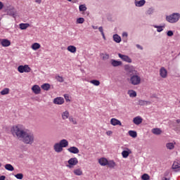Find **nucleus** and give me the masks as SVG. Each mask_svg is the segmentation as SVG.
<instances>
[{
  "label": "nucleus",
  "mask_w": 180,
  "mask_h": 180,
  "mask_svg": "<svg viewBox=\"0 0 180 180\" xmlns=\"http://www.w3.org/2000/svg\"><path fill=\"white\" fill-rule=\"evenodd\" d=\"M11 131L13 136H16V137H18V139H22L25 133L26 132V131L22 129V127H20V125H15L13 127Z\"/></svg>",
  "instance_id": "f257e3e1"
},
{
  "label": "nucleus",
  "mask_w": 180,
  "mask_h": 180,
  "mask_svg": "<svg viewBox=\"0 0 180 180\" xmlns=\"http://www.w3.org/2000/svg\"><path fill=\"white\" fill-rule=\"evenodd\" d=\"M22 139L25 144H32V143H34V134L32 132H27L25 131Z\"/></svg>",
  "instance_id": "f03ea898"
},
{
  "label": "nucleus",
  "mask_w": 180,
  "mask_h": 180,
  "mask_svg": "<svg viewBox=\"0 0 180 180\" xmlns=\"http://www.w3.org/2000/svg\"><path fill=\"white\" fill-rule=\"evenodd\" d=\"M180 19V14L179 13H173L172 14L167 15L166 17L167 22L169 23H176L178 20Z\"/></svg>",
  "instance_id": "7ed1b4c3"
},
{
  "label": "nucleus",
  "mask_w": 180,
  "mask_h": 180,
  "mask_svg": "<svg viewBox=\"0 0 180 180\" xmlns=\"http://www.w3.org/2000/svg\"><path fill=\"white\" fill-rule=\"evenodd\" d=\"M129 81L132 85H140V84H141V77L137 75V74L132 75L129 79Z\"/></svg>",
  "instance_id": "20e7f679"
},
{
  "label": "nucleus",
  "mask_w": 180,
  "mask_h": 180,
  "mask_svg": "<svg viewBox=\"0 0 180 180\" xmlns=\"http://www.w3.org/2000/svg\"><path fill=\"white\" fill-rule=\"evenodd\" d=\"M18 71L20 72V74H23V72H30L32 69L27 65H19L18 68Z\"/></svg>",
  "instance_id": "39448f33"
},
{
  "label": "nucleus",
  "mask_w": 180,
  "mask_h": 180,
  "mask_svg": "<svg viewBox=\"0 0 180 180\" xmlns=\"http://www.w3.org/2000/svg\"><path fill=\"white\" fill-rule=\"evenodd\" d=\"M68 164L66 167L68 168H72L74 165H77L78 164V159L77 158H72L68 161Z\"/></svg>",
  "instance_id": "423d86ee"
},
{
  "label": "nucleus",
  "mask_w": 180,
  "mask_h": 180,
  "mask_svg": "<svg viewBox=\"0 0 180 180\" xmlns=\"http://www.w3.org/2000/svg\"><path fill=\"white\" fill-rule=\"evenodd\" d=\"M126 70L127 72H129L130 77L136 74H138L137 71L134 69L133 66H126Z\"/></svg>",
  "instance_id": "0eeeda50"
},
{
  "label": "nucleus",
  "mask_w": 180,
  "mask_h": 180,
  "mask_svg": "<svg viewBox=\"0 0 180 180\" xmlns=\"http://www.w3.org/2000/svg\"><path fill=\"white\" fill-rule=\"evenodd\" d=\"M118 56L122 61H125L126 63H131V58L129 57V56L123 55L122 53H118Z\"/></svg>",
  "instance_id": "6e6552de"
},
{
  "label": "nucleus",
  "mask_w": 180,
  "mask_h": 180,
  "mask_svg": "<svg viewBox=\"0 0 180 180\" xmlns=\"http://www.w3.org/2000/svg\"><path fill=\"white\" fill-rule=\"evenodd\" d=\"M167 74H168V72L167 71V69H165V68L162 67L160 69V75L162 78H167Z\"/></svg>",
  "instance_id": "1a4fd4ad"
},
{
  "label": "nucleus",
  "mask_w": 180,
  "mask_h": 180,
  "mask_svg": "<svg viewBox=\"0 0 180 180\" xmlns=\"http://www.w3.org/2000/svg\"><path fill=\"white\" fill-rule=\"evenodd\" d=\"M0 43L3 47H9V46H11V41H9V39H1Z\"/></svg>",
  "instance_id": "9d476101"
},
{
  "label": "nucleus",
  "mask_w": 180,
  "mask_h": 180,
  "mask_svg": "<svg viewBox=\"0 0 180 180\" xmlns=\"http://www.w3.org/2000/svg\"><path fill=\"white\" fill-rule=\"evenodd\" d=\"M53 150L56 153H61V151H63V148L60 143H56L54 144Z\"/></svg>",
  "instance_id": "9b49d317"
},
{
  "label": "nucleus",
  "mask_w": 180,
  "mask_h": 180,
  "mask_svg": "<svg viewBox=\"0 0 180 180\" xmlns=\"http://www.w3.org/2000/svg\"><path fill=\"white\" fill-rule=\"evenodd\" d=\"M32 91L35 94V95H39L40 92L41 91V89H40V86L39 85H34L32 87Z\"/></svg>",
  "instance_id": "f8f14e48"
},
{
  "label": "nucleus",
  "mask_w": 180,
  "mask_h": 180,
  "mask_svg": "<svg viewBox=\"0 0 180 180\" xmlns=\"http://www.w3.org/2000/svg\"><path fill=\"white\" fill-rule=\"evenodd\" d=\"M53 103H55V105H63V103H64V98L61 97H57L53 99Z\"/></svg>",
  "instance_id": "ddd939ff"
},
{
  "label": "nucleus",
  "mask_w": 180,
  "mask_h": 180,
  "mask_svg": "<svg viewBox=\"0 0 180 180\" xmlns=\"http://www.w3.org/2000/svg\"><path fill=\"white\" fill-rule=\"evenodd\" d=\"M68 151H69V153H71L72 154H78V153H79V149H78V148L75 146H72L68 148Z\"/></svg>",
  "instance_id": "4468645a"
},
{
  "label": "nucleus",
  "mask_w": 180,
  "mask_h": 180,
  "mask_svg": "<svg viewBox=\"0 0 180 180\" xmlns=\"http://www.w3.org/2000/svg\"><path fill=\"white\" fill-rule=\"evenodd\" d=\"M134 4L138 8H141V6H144V5H146V0H140V1L135 0Z\"/></svg>",
  "instance_id": "2eb2a0df"
},
{
  "label": "nucleus",
  "mask_w": 180,
  "mask_h": 180,
  "mask_svg": "<svg viewBox=\"0 0 180 180\" xmlns=\"http://www.w3.org/2000/svg\"><path fill=\"white\" fill-rule=\"evenodd\" d=\"M110 124L112 126H122V122L119 120H116V118H112L110 120Z\"/></svg>",
  "instance_id": "dca6fc26"
},
{
  "label": "nucleus",
  "mask_w": 180,
  "mask_h": 180,
  "mask_svg": "<svg viewBox=\"0 0 180 180\" xmlns=\"http://www.w3.org/2000/svg\"><path fill=\"white\" fill-rule=\"evenodd\" d=\"M172 169L176 172L180 171V161L174 162L172 165Z\"/></svg>",
  "instance_id": "f3484780"
},
{
  "label": "nucleus",
  "mask_w": 180,
  "mask_h": 180,
  "mask_svg": "<svg viewBox=\"0 0 180 180\" xmlns=\"http://www.w3.org/2000/svg\"><path fill=\"white\" fill-rule=\"evenodd\" d=\"M59 144L62 148H65L68 147V141H67V139H62L60 141Z\"/></svg>",
  "instance_id": "a211bd4d"
},
{
  "label": "nucleus",
  "mask_w": 180,
  "mask_h": 180,
  "mask_svg": "<svg viewBox=\"0 0 180 180\" xmlns=\"http://www.w3.org/2000/svg\"><path fill=\"white\" fill-rule=\"evenodd\" d=\"M133 122L136 125L141 124V123H143V118L141 117H136L134 118Z\"/></svg>",
  "instance_id": "6ab92c4d"
},
{
  "label": "nucleus",
  "mask_w": 180,
  "mask_h": 180,
  "mask_svg": "<svg viewBox=\"0 0 180 180\" xmlns=\"http://www.w3.org/2000/svg\"><path fill=\"white\" fill-rule=\"evenodd\" d=\"M98 162L100 165H102V167H105L108 165V160L105 158H101V159L98 160Z\"/></svg>",
  "instance_id": "aec40b11"
},
{
  "label": "nucleus",
  "mask_w": 180,
  "mask_h": 180,
  "mask_svg": "<svg viewBox=\"0 0 180 180\" xmlns=\"http://www.w3.org/2000/svg\"><path fill=\"white\" fill-rule=\"evenodd\" d=\"M111 65H112V67H120V65H122V61H118L115 59H112Z\"/></svg>",
  "instance_id": "412c9836"
},
{
  "label": "nucleus",
  "mask_w": 180,
  "mask_h": 180,
  "mask_svg": "<svg viewBox=\"0 0 180 180\" xmlns=\"http://www.w3.org/2000/svg\"><path fill=\"white\" fill-rule=\"evenodd\" d=\"M153 27H155V29H157V32L158 33H161V32H162V30H164V28L165 27V25H162V26L153 25Z\"/></svg>",
  "instance_id": "4be33fe9"
},
{
  "label": "nucleus",
  "mask_w": 180,
  "mask_h": 180,
  "mask_svg": "<svg viewBox=\"0 0 180 180\" xmlns=\"http://www.w3.org/2000/svg\"><path fill=\"white\" fill-rule=\"evenodd\" d=\"M112 39L115 43H120V41H122V37H120V36H119L117 34H115L112 36Z\"/></svg>",
  "instance_id": "5701e85b"
},
{
  "label": "nucleus",
  "mask_w": 180,
  "mask_h": 180,
  "mask_svg": "<svg viewBox=\"0 0 180 180\" xmlns=\"http://www.w3.org/2000/svg\"><path fill=\"white\" fill-rule=\"evenodd\" d=\"M150 103H151V102L144 100H139L138 102V105H139L140 106H146L147 105H150Z\"/></svg>",
  "instance_id": "b1692460"
},
{
  "label": "nucleus",
  "mask_w": 180,
  "mask_h": 180,
  "mask_svg": "<svg viewBox=\"0 0 180 180\" xmlns=\"http://www.w3.org/2000/svg\"><path fill=\"white\" fill-rule=\"evenodd\" d=\"M70 117V112L66 110L62 113V119L63 120H67Z\"/></svg>",
  "instance_id": "393cba45"
},
{
  "label": "nucleus",
  "mask_w": 180,
  "mask_h": 180,
  "mask_svg": "<svg viewBox=\"0 0 180 180\" xmlns=\"http://www.w3.org/2000/svg\"><path fill=\"white\" fill-rule=\"evenodd\" d=\"M107 165L109 167V168H115V167H116V162H115L113 160H108Z\"/></svg>",
  "instance_id": "a878e982"
},
{
  "label": "nucleus",
  "mask_w": 180,
  "mask_h": 180,
  "mask_svg": "<svg viewBox=\"0 0 180 180\" xmlns=\"http://www.w3.org/2000/svg\"><path fill=\"white\" fill-rule=\"evenodd\" d=\"M152 133L153 134H156V136H158L162 133V131L160 128H155L152 129Z\"/></svg>",
  "instance_id": "bb28decb"
},
{
  "label": "nucleus",
  "mask_w": 180,
  "mask_h": 180,
  "mask_svg": "<svg viewBox=\"0 0 180 180\" xmlns=\"http://www.w3.org/2000/svg\"><path fill=\"white\" fill-rule=\"evenodd\" d=\"M29 26H30V24H29V23H20V29L21 30H26V29H27V27H29Z\"/></svg>",
  "instance_id": "cd10ccee"
},
{
  "label": "nucleus",
  "mask_w": 180,
  "mask_h": 180,
  "mask_svg": "<svg viewBox=\"0 0 180 180\" xmlns=\"http://www.w3.org/2000/svg\"><path fill=\"white\" fill-rule=\"evenodd\" d=\"M68 51H70V53H77V47L70 45L68 47Z\"/></svg>",
  "instance_id": "c85d7f7f"
},
{
  "label": "nucleus",
  "mask_w": 180,
  "mask_h": 180,
  "mask_svg": "<svg viewBox=\"0 0 180 180\" xmlns=\"http://www.w3.org/2000/svg\"><path fill=\"white\" fill-rule=\"evenodd\" d=\"M155 11V9L153 7H150L146 11V15H151L153 13H154Z\"/></svg>",
  "instance_id": "c756f323"
},
{
  "label": "nucleus",
  "mask_w": 180,
  "mask_h": 180,
  "mask_svg": "<svg viewBox=\"0 0 180 180\" xmlns=\"http://www.w3.org/2000/svg\"><path fill=\"white\" fill-rule=\"evenodd\" d=\"M4 168H6V169H7V171H15V168L11 164L5 165Z\"/></svg>",
  "instance_id": "7c9ffc66"
},
{
  "label": "nucleus",
  "mask_w": 180,
  "mask_h": 180,
  "mask_svg": "<svg viewBox=\"0 0 180 180\" xmlns=\"http://www.w3.org/2000/svg\"><path fill=\"white\" fill-rule=\"evenodd\" d=\"M128 94L130 96V98H136L137 96V93L134 91V90H129L128 91Z\"/></svg>",
  "instance_id": "2f4dec72"
},
{
  "label": "nucleus",
  "mask_w": 180,
  "mask_h": 180,
  "mask_svg": "<svg viewBox=\"0 0 180 180\" xmlns=\"http://www.w3.org/2000/svg\"><path fill=\"white\" fill-rule=\"evenodd\" d=\"M166 147L167 150H174V148H175V145L173 143H167Z\"/></svg>",
  "instance_id": "473e14b6"
},
{
  "label": "nucleus",
  "mask_w": 180,
  "mask_h": 180,
  "mask_svg": "<svg viewBox=\"0 0 180 180\" xmlns=\"http://www.w3.org/2000/svg\"><path fill=\"white\" fill-rule=\"evenodd\" d=\"M41 88H42L44 91H49V89H50V84L45 83L41 86Z\"/></svg>",
  "instance_id": "72a5a7b5"
},
{
  "label": "nucleus",
  "mask_w": 180,
  "mask_h": 180,
  "mask_svg": "<svg viewBox=\"0 0 180 180\" xmlns=\"http://www.w3.org/2000/svg\"><path fill=\"white\" fill-rule=\"evenodd\" d=\"M129 135L131 137H133V139H136V137H137V132L136 131H129Z\"/></svg>",
  "instance_id": "f704fd0d"
},
{
  "label": "nucleus",
  "mask_w": 180,
  "mask_h": 180,
  "mask_svg": "<svg viewBox=\"0 0 180 180\" xmlns=\"http://www.w3.org/2000/svg\"><path fill=\"white\" fill-rule=\"evenodd\" d=\"M87 8L85 4H82L79 6V12H85L86 11Z\"/></svg>",
  "instance_id": "c9c22d12"
},
{
  "label": "nucleus",
  "mask_w": 180,
  "mask_h": 180,
  "mask_svg": "<svg viewBox=\"0 0 180 180\" xmlns=\"http://www.w3.org/2000/svg\"><path fill=\"white\" fill-rule=\"evenodd\" d=\"M90 84H93V85H95L96 86H99V85H101V82H99V80L93 79L90 81Z\"/></svg>",
  "instance_id": "e433bc0d"
},
{
  "label": "nucleus",
  "mask_w": 180,
  "mask_h": 180,
  "mask_svg": "<svg viewBox=\"0 0 180 180\" xmlns=\"http://www.w3.org/2000/svg\"><path fill=\"white\" fill-rule=\"evenodd\" d=\"M32 50H39V49H40V44H39V43H34L32 45Z\"/></svg>",
  "instance_id": "4c0bfd02"
},
{
  "label": "nucleus",
  "mask_w": 180,
  "mask_h": 180,
  "mask_svg": "<svg viewBox=\"0 0 180 180\" xmlns=\"http://www.w3.org/2000/svg\"><path fill=\"white\" fill-rule=\"evenodd\" d=\"M75 175H77L78 176H80V175H82V170L81 169H77L74 170Z\"/></svg>",
  "instance_id": "58836bf2"
},
{
  "label": "nucleus",
  "mask_w": 180,
  "mask_h": 180,
  "mask_svg": "<svg viewBox=\"0 0 180 180\" xmlns=\"http://www.w3.org/2000/svg\"><path fill=\"white\" fill-rule=\"evenodd\" d=\"M129 155H130V153L127 150H123L122 152V155L123 158H127V157H129Z\"/></svg>",
  "instance_id": "ea45409f"
},
{
  "label": "nucleus",
  "mask_w": 180,
  "mask_h": 180,
  "mask_svg": "<svg viewBox=\"0 0 180 180\" xmlns=\"http://www.w3.org/2000/svg\"><path fill=\"white\" fill-rule=\"evenodd\" d=\"M1 95H8L9 94V89L8 88H4L1 92Z\"/></svg>",
  "instance_id": "a19ab883"
},
{
  "label": "nucleus",
  "mask_w": 180,
  "mask_h": 180,
  "mask_svg": "<svg viewBox=\"0 0 180 180\" xmlns=\"http://www.w3.org/2000/svg\"><path fill=\"white\" fill-rule=\"evenodd\" d=\"M141 179H143V180H150V176L148 174H143L141 176Z\"/></svg>",
  "instance_id": "79ce46f5"
},
{
  "label": "nucleus",
  "mask_w": 180,
  "mask_h": 180,
  "mask_svg": "<svg viewBox=\"0 0 180 180\" xmlns=\"http://www.w3.org/2000/svg\"><path fill=\"white\" fill-rule=\"evenodd\" d=\"M85 22V19L84 18H79L77 19V23L82 24Z\"/></svg>",
  "instance_id": "37998d69"
},
{
  "label": "nucleus",
  "mask_w": 180,
  "mask_h": 180,
  "mask_svg": "<svg viewBox=\"0 0 180 180\" xmlns=\"http://www.w3.org/2000/svg\"><path fill=\"white\" fill-rule=\"evenodd\" d=\"M56 79L58 82H64V78H63V77H61V76H56Z\"/></svg>",
  "instance_id": "c03bdc74"
},
{
  "label": "nucleus",
  "mask_w": 180,
  "mask_h": 180,
  "mask_svg": "<svg viewBox=\"0 0 180 180\" xmlns=\"http://www.w3.org/2000/svg\"><path fill=\"white\" fill-rule=\"evenodd\" d=\"M17 179H23V174L22 173H18L15 175Z\"/></svg>",
  "instance_id": "a18cd8bd"
},
{
  "label": "nucleus",
  "mask_w": 180,
  "mask_h": 180,
  "mask_svg": "<svg viewBox=\"0 0 180 180\" xmlns=\"http://www.w3.org/2000/svg\"><path fill=\"white\" fill-rule=\"evenodd\" d=\"M69 120H70V122L73 123V124H77V120H75V119H74V117H69Z\"/></svg>",
  "instance_id": "49530a36"
},
{
  "label": "nucleus",
  "mask_w": 180,
  "mask_h": 180,
  "mask_svg": "<svg viewBox=\"0 0 180 180\" xmlns=\"http://www.w3.org/2000/svg\"><path fill=\"white\" fill-rule=\"evenodd\" d=\"M167 35L169 37H172V36H174V32L172 30H169L167 31Z\"/></svg>",
  "instance_id": "de8ad7c7"
},
{
  "label": "nucleus",
  "mask_w": 180,
  "mask_h": 180,
  "mask_svg": "<svg viewBox=\"0 0 180 180\" xmlns=\"http://www.w3.org/2000/svg\"><path fill=\"white\" fill-rule=\"evenodd\" d=\"M108 58H109L108 54H105L104 56H103V60H108Z\"/></svg>",
  "instance_id": "09e8293b"
},
{
  "label": "nucleus",
  "mask_w": 180,
  "mask_h": 180,
  "mask_svg": "<svg viewBox=\"0 0 180 180\" xmlns=\"http://www.w3.org/2000/svg\"><path fill=\"white\" fill-rule=\"evenodd\" d=\"M107 136H111V134H113V131H108L106 132Z\"/></svg>",
  "instance_id": "8fccbe9b"
},
{
  "label": "nucleus",
  "mask_w": 180,
  "mask_h": 180,
  "mask_svg": "<svg viewBox=\"0 0 180 180\" xmlns=\"http://www.w3.org/2000/svg\"><path fill=\"white\" fill-rule=\"evenodd\" d=\"M136 47H137L139 50H143V46H141L140 44H136Z\"/></svg>",
  "instance_id": "3c124183"
},
{
  "label": "nucleus",
  "mask_w": 180,
  "mask_h": 180,
  "mask_svg": "<svg viewBox=\"0 0 180 180\" xmlns=\"http://www.w3.org/2000/svg\"><path fill=\"white\" fill-rule=\"evenodd\" d=\"M8 14L10 16H15V13H13V11L8 12Z\"/></svg>",
  "instance_id": "603ef678"
},
{
  "label": "nucleus",
  "mask_w": 180,
  "mask_h": 180,
  "mask_svg": "<svg viewBox=\"0 0 180 180\" xmlns=\"http://www.w3.org/2000/svg\"><path fill=\"white\" fill-rule=\"evenodd\" d=\"M98 30H99V32L102 34V33H103V27H98Z\"/></svg>",
  "instance_id": "864d4df0"
},
{
  "label": "nucleus",
  "mask_w": 180,
  "mask_h": 180,
  "mask_svg": "<svg viewBox=\"0 0 180 180\" xmlns=\"http://www.w3.org/2000/svg\"><path fill=\"white\" fill-rule=\"evenodd\" d=\"M127 36H129V34H127V32H123V33H122V37H127Z\"/></svg>",
  "instance_id": "5fc2aeb1"
},
{
  "label": "nucleus",
  "mask_w": 180,
  "mask_h": 180,
  "mask_svg": "<svg viewBox=\"0 0 180 180\" xmlns=\"http://www.w3.org/2000/svg\"><path fill=\"white\" fill-rule=\"evenodd\" d=\"M4 8V3L2 1H0V11Z\"/></svg>",
  "instance_id": "6e6d98bb"
},
{
  "label": "nucleus",
  "mask_w": 180,
  "mask_h": 180,
  "mask_svg": "<svg viewBox=\"0 0 180 180\" xmlns=\"http://www.w3.org/2000/svg\"><path fill=\"white\" fill-rule=\"evenodd\" d=\"M6 178V176H0V180H5Z\"/></svg>",
  "instance_id": "4d7b16f0"
},
{
  "label": "nucleus",
  "mask_w": 180,
  "mask_h": 180,
  "mask_svg": "<svg viewBox=\"0 0 180 180\" xmlns=\"http://www.w3.org/2000/svg\"><path fill=\"white\" fill-rule=\"evenodd\" d=\"M101 35H102V37H103V40H106V37H105V33L103 32V33L101 34Z\"/></svg>",
  "instance_id": "13d9d810"
},
{
  "label": "nucleus",
  "mask_w": 180,
  "mask_h": 180,
  "mask_svg": "<svg viewBox=\"0 0 180 180\" xmlns=\"http://www.w3.org/2000/svg\"><path fill=\"white\" fill-rule=\"evenodd\" d=\"M35 2H37V4H41V0H35Z\"/></svg>",
  "instance_id": "bf43d9fd"
},
{
  "label": "nucleus",
  "mask_w": 180,
  "mask_h": 180,
  "mask_svg": "<svg viewBox=\"0 0 180 180\" xmlns=\"http://www.w3.org/2000/svg\"><path fill=\"white\" fill-rule=\"evenodd\" d=\"M73 4H75L78 1V0H72Z\"/></svg>",
  "instance_id": "052dcab7"
},
{
  "label": "nucleus",
  "mask_w": 180,
  "mask_h": 180,
  "mask_svg": "<svg viewBox=\"0 0 180 180\" xmlns=\"http://www.w3.org/2000/svg\"><path fill=\"white\" fill-rule=\"evenodd\" d=\"M162 180H169V179H168L167 177H164Z\"/></svg>",
  "instance_id": "680f3d73"
},
{
  "label": "nucleus",
  "mask_w": 180,
  "mask_h": 180,
  "mask_svg": "<svg viewBox=\"0 0 180 180\" xmlns=\"http://www.w3.org/2000/svg\"><path fill=\"white\" fill-rule=\"evenodd\" d=\"M176 123L180 124V120H176Z\"/></svg>",
  "instance_id": "e2e57ef3"
},
{
  "label": "nucleus",
  "mask_w": 180,
  "mask_h": 180,
  "mask_svg": "<svg viewBox=\"0 0 180 180\" xmlns=\"http://www.w3.org/2000/svg\"><path fill=\"white\" fill-rule=\"evenodd\" d=\"M93 29L96 30V29H98V27L93 26Z\"/></svg>",
  "instance_id": "0e129e2a"
},
{
  "label": "nucleus",
  "mask_w": 180,
  "mask_h": 180,
  "mask_svg": "<svg viewBox=\"0 0 180 180\" xmlns=\"http://www.w3.org/2000/svg\"><path fill=\"white\" fill-rule=\"evenodd\" d=\"M68 2H72V0H67Z\"/></svg>",
  "instance_id": "69168bd1"
},
{
  "label": "nucleus",
  "mask_w": 180,
  "mask_h": 180,
  "mask_svg": "<svg viewBox=\"0 0 180 180\" xmlns=\"http://www.w3.org/2000/svg\"><path fill=\"white\" fill-rule=\"evenodd\" d=\"M65 99H67V94H65Z\"/></svg>",
  "instance_id": "338daca9"
},
{
  "label": "nucleus",
  "mask_w": 180,
  "mask_h": 180,
  "mask_svg": "<svg viewBox=\"0 0 180 180\" xmlns=\"http://www.w3.org/2000/svg\"><path fill=\"white\" fill-rule=\"evenodd\" d=\"M1 167H2V163L0 162V168H1Z\"/></svg>",
  "instance_id": "774afa93"
}]
</instances>
